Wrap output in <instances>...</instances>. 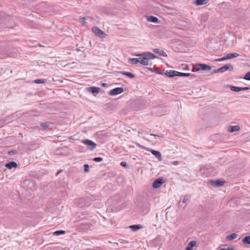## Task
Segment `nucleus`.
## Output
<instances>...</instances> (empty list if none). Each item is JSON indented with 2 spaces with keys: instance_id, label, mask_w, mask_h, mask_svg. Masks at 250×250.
<instances>
[{
  "instance_id": "12",
  "label": "nucleus",
  "mask_w": 250,
  "mask_h": 250,
  "mask_svg": "<svg viewBox=\"0 0 250 250\" xmlns=\"http://www.w3.org/2000/svg\"><path fill=\"white\" fill-rule=\"evenodd\" d=\"M150 151L151 152V153L155 156L159 161H161L162 160V155L160 152L155 150L151 149Z\"/></svg>"
},
{
  "instance_id": "46",
  "label": "nucleus",
  "mask_w": 250,
  "mask_h": 250,
  "mask_svg": "<svg viewBox=\"0 0 250 250\" xmlns=\"http://www.w3.org/2000/svg\"><path fill=\"white\" fill-rule=\"evenodd\" d=\"M181 201H179V202H178V205H179V206H182V205H181Z\"/></svg>"
},
{
  "instance_id": "17",
  "label": "nucleus",
  "mask_w": 250,
  "mask_h": 250,
  "mask_svg": "<svg viewBox=\"0 0 250 250\" xmlns=\"http://www.w3.org/2000/svg\"><path fill=\"white\" fill-rule=\"evenodd\" d=\"M196 245V243L194 241H191L186 248V250H192L193 247Z\"/></svg>"
},
{
  "instance_id": "33",
  "label": "nucleus",
  "mask_w": 250,
  "mask_h": 250,
  "mask_svg": "<svg viewBox=\"0 0 250 250\" xmlns=\"http://www.w3.org/2000/svg\"><path fill=\"white\" fill-rule=\"evenodd\" d=\"M135 55L137 57H139V59H140V60L144 59V52L142 53L136 54Z\"/></svg>"
},
{
  "instance_id": "7",
  "label": "nucleus",
  "mask_w": 250,
  "mask_h": 250,
  "mask_svg": "<svg viewBox=\"0 0 250 250\" xmlns=\"http://www.w3.org/2000/svg\"><path fill=\"white\" fill-rule=\"evenodd\" d=\"M197 65L199 66V67L198 68V70L208 71V70H210L211 69V67L209 65L206 64L200 63V64H197Z\"/></svg>"
},
{
  "instance_id": "28",
  "label": "nucleus",
  "mask_w": 250,
  "mask_h": 250,
  "mask_svg": "<svg viewBox=\"0 0 250 250\" xmlns=\"http://www.w3.org/2000/svg\"><path fill=\"white\" fill-rule=\"evenodd\" d=\"M41 125L44 129H47L49 127V125L47 123H42L41 124Z\"/></svg>"
},
{
  "instance_id": "23",
  "label": "nucleus",
  "mask_w": 250,
  "mask_h": 250,
  "mask_svg": "<svg viewBox=\"0 0 250 250\" xmlns=\"http://www.w3.org/2000/svg\"><path fill=\"white\" fill-rule=\"evenodd\" d=\"M242 241L244 244H250V236H247L243 238Z\"/></svg>"
},
{
  "instance_id": "2",
  "label": "nucleus",
  "mask_w": 250,
  "mask_h": 250,
  "mask_svg": "<svg viewBox=\"0 0 250 250\" xmlns=\"http://www.w3.org/2000/svg\"><path fill=\"white\" fill-rule=\"evenodd\" d=\"M81 142L88 147V149L91 151L93 150L97 146V144L95 142L89 139L83 140Z\"/></svg>"
},
{
  "instance_id": "37",
  "label": "nucleus",
  "mask_w": 250,
  "mask_h": 250,
  "mask_svg": "<svg viewBox=\"0 0 250 250\" xmlns=\"http://www.w3.org/2000/svg\"><path fill=\"white\" fill-rule=\"evenodd\" d=\"M155 72L160 75H164L165 74L163 72L159 70L158 69H155Z\"/></svg>"
},
{
  "instance_id": "42",
  "label": "nucleus",
  "mask_w": 250,
  "mask_h": 250,
  "mask_svg": "<svg viewBox=\"0 0 250 250\" xmlns=\"http://www.w3.org/2000/svg\"><path fill=\"white\" fill-rule=\"evenodd\" d=\"M150 135L155 136V137H162V135H159L158 134H150Z\"/></svg>"
},
{
  "instance_id": "24",
  "label": "nucleus",
  "mask_w": 250,
  "mask_h": 250,
  "mask_svg": "<svg viewBox=\"0 0 250 250\" xmlns=\"http://www.w3.org/2000/svg\"><path fill=\"white\" fill-rule=\"evenodd\" d=\"M129 62L131 63L132 64H136L137 63L140 62L141 60L140 59L138 58H132L129 59Z\"/></svg>"
},
{
  "instance_id": "18",
  "label": "nucleus",
  "mask_w": 250,
  "mask_h": 250,
  "mask_svg": "<svg viewBox=\"0 0 250 250\" xmlns=\"http://www.w3.org/2000/svg\"><path fill=\"white\" fill-rule=\"evenodd\" d=\"M240 55L237 53H231L228 54L226 56L227 60L231 59L232 58H236L239 57Z\"/></svg>"
},
{
  "instance_id": "3",
  "label": "nucleus",
  "mask_w": 250,
  "mask_h": 250,
  "mask_svg": "<svg viewBox=\"0 0 250 250\" xmlns=\"http://www.w3.org/2000/svg\"><path fill=\"white\" fill-rule=\"evenodd\" d=\"M124 89L123 87H116L111 89L109 92L108 94L111 96H115L123 93Z\"/></svg>"
},
{
  "instance_id": "8",
  "label": "nucleus",
  "mask_w": 250,
  "mask_h": 250,
  "mask_svg": "<svg viewBox=\"0 0 250 250\" xmlns=\"http://www.w3.org/2000/svg\"><path fill=\"white\" fill-rule=\"evenodd\" d=\"M233 70V67L231 64L229 63H227L219 68V71H221V72H224L227 70L232 71Z\"/></svg>"
},
{
  "instance_id": "4",
  "label": "nucleus",
  "mask_w": 250,
  "mask_h": 250,
  "mask_svg": "<svg viewBox=\"0 0 250 250\" xmlns=\"http://www.w3.org/2000/svg\"><path fill=\"white\" fill-rule=\"evenodd\" d=\"M165 182L163 178H160L155 180L153 183L152 187L154 188H158Z\"/></svg>"
},
{
  "instance_id": "30",
  "label": "nucleus",
  "mask_w": 250,
  "mask_h": 250,
  "mask_svg": "<svg viewBox=\"0 0 250 250\" xmlns=\"http://www.w3.org/2000/svg\"><path fill=\"white\" fill-rule=\"evenodd\" d=\"M243 79L247 80L250 81V71L247 72L243 77Z\"/></svg>"
},
{
  "instance_id": "9",
  "label": "nucleus",
  "mask_w": 250,
  "mask_h": 250,
  "mask_svg": "<svg viewBox=\"0 0 250 250\" xmlns=\"http://www.w3.org/2000/svg\"><path fill=\"white\" fill-rule=\"evenodd\" d=\"M209 182L212 186L216 187L222 186L225 183L224 181H222L220 180H217L216 181L211 180Z\"/></svg>"
},
{
  "instance_id": "39",
  "label": "nucleus",
  "mask_w": 250,
  "mask_h": 250,
  "mask_svg": "<svg viewBox=\"0 0 250 250\" xmlns=\"http://www.w3.org/2000/svg\"><path fill=\"white\" fill-rule=\"evenodd\" d=\"M120 165L123 167H125L127 165V164L125 162L123 161L120 163Z\"/></svg>"
},
{
  "instance_id": "22",
  "label": "nucleus",
  "mask_w": 250,
  "mask_h": 250,
  "mask_svg": "<svg viewBox=\"0 0 250 250\" xmlns=\"http://www.w3.org/2000/svg\"><path fill=\"white\" fill-rule=\"evenodd\" d=\"M133 231H137L142 228L141 225H133L129 227Z\"/></svg>"
},
{
  "instance_id": "14",
  "label": "nucleus",
  "mask_w": 250,
  "mask_h": 250,
  "mask_svg": "<svg viewBox=\"0 0 250 250\" xmlns=\"http://www.w3.org/2000/svg\"><path fill=\"white\" fill-rule=\"evenodd\" d=\"M153 52L155 53L159 54L160 56L163 57H167V54L165 52H164L163 50H160L158 48H155L153 49Z\"/></svg>"
},
{
  "instance_id": "27",
  "label": "nucleus",
  "mask_w": 250,
  "mask_h": 250,
  "mask_svg": "<svg viewBox=\"0 0 250 250\" xmlns=\"http://www.w3.org/2000/svg\"><path fill=\"white\" fill-rule=\"evenodd\" d=\"M46 82L45 79H36L34 81V83L37 84L43 83Z\"/></svg>"
},
{
  "instance_id": "1",
  "label": "nucleus",
  "mask_w": 250,
  "mask_h": 250,
  "mask_svg": "<svg viewBox=\"0 0 250 250\" xmlns=\"http://www.w3.org/2000/svg\"><path fill=\"white\" fill-rule=\"evenodd\" d=\"M144 59L141 60L140 63L144 65H149L148 60L154 59L156 56L149 52H144Z\"/></svg>"
},
{
  "instance_id": "25",
  "label": "nucleus",
  "mask_w": 250,
  "mask_h": 250,
  "mask_svg": "<svg viewBox=\"0 0 250 250\" xmlns=\"http://www.w3.org/2000/svg\"><path fill=\"white\" fill-rule=\"evenodd\" d=\"M230 89L231 91L234 92H239L240 91V87L234 86V85H229Z\"/></svg>"
},
{
  "instance_id": "44",
  "label": "nucleus",
  "mask_w": 250,
  "mask_h": 250,
  "mask_svg": "<svg viewBox=\"0 0 250 250\" xmlns=\"http://www.w3.org/2000/svg\"><path fill=\"white\" fill-rule=\"evenodd\" d=\"M148 69L150 71L153 72H155V69H154L153 68H148Z\"/></svg>"
},
{
  "instance_id": "41",
  "label": "nucleus",
  "mask_w": 250,
  "mask_h": 250,
  "mask_svg": "<svg viewBox=\"0 0 250 250\" xmlns=\"http://www.w3.org/2000/svg\"><path fill=\"white\" fill-rule=\"evenodd\" d=\"M107 85H108V84H107V83H101V85L102 86H103V87H106V86H107Z\"/></svg>"
},
{
  "instance_id": "21",
  "label": "nucleus",
  "mask_w": 250,
  "mask_h": 250,
  "mask_svg": "<svg viewBox=\"0 0 250 250\" xmlns=\"http://www.w3.org/2000/svg\"><path fill=\"white\" fill-rule=\"evenodd\" d=\"M207 3V0H196L194 3L198 6L202 5Z\"/></svg>"
},
{
  "instance_id": "31",
  "label": "nucleus",
  "mask_w": 250,
  "mask_h": 250,
  "mask_svg": "<svg viewBox=\"0 0 250 250\" xmlns=\"http://www.w3.org/2000/svg\"><path fill=\"white\" fill-rule=\"evenodd\" d=\"M88 19H90V17H83V18L82 19V21H80V23L82 25H84L85 23V20H86Z\"/></svg>"
},
{
  "instance_id": "32",
  "label": "nucleus",
  "mask_w": 250,
  "mask_h": 250,
  "mask_svg": "<svg viewBox=\"0 0 250 250\" xmlns=\"http://www.w3.org/2000/svg\"><path fill=\"white\" fill-rule=\"evenodd\" d=\"M83 167H84V171L85 172H88L89 171V165L88 164H84Z\"/></svg>"
},
{
  "instance_id": "6",
  "label": "nucleus",
  "mask_w": 250,
  "mask_h": 250,
  "mask_svg": "<svg viewBox=\"0 0 250 250\" xmlns=\"http://www.w3.org/2000/svg\"><path fill=\"white\" fill-rule=\"evenodd\" d=\"M100 88L95 86L86 87V90L94 95L99 93L100 91Z\"/></svg>"
},
{
  "instance_id": "19",
  "label": "nucleus",
  "mask_w": 250,
  "mask_h": 250,
  "mask_svg": "<svg viewBox=\"0 0 250 250\" xmlns=\"http://www.w3.org/2000/svg\"><path fill=\"white\" fill-rule=\"evenodd\" d=\"M177 76L179 77H188V76H193L195 77L194 74L189 73H183L178 72Z\"/></svg>"
},
{
  "instance_id": "11",
  "label": "nucleus",
  "mask_w": 250,
  "mask_h": 250,
  "mask_svg": "<svg viewBox=\"0 0 250 250\" xmlns=\"http://www.w3.org/2000/svg\"><path fill=\"white\" fill-rule=\"evenodd\" d=\"M5 167L9 169H11L13 168H16L18 167V164L14 161H11L5 164Z\"/></svg>"
},
{
  "instance_id": "16",
  "label": "nucleus",
  "mask_w": 250,
  "mask_h": 250,
  "mask_svg": "<svg viewBox=\"0 0 250 250\" xmlns=\"http://www.w3.org/2000/svg\"><path fill=\"white\" fill-rule=\"evenodd\" d=\"M147 20L153 23H158L159 22L158 19L155 16H149L147 17Z\"/></svg>"
},
{
  "instance_id": "26",
  "label": "nucleus",
  "mask_w": 250,
  "mask_h": 250,
  "mask_svg": "<svg viewBox=\"0 0 250 250\" xmlns=\"http://www.w3.org/2000/svg\"><path fill=\"white\" fill-rule=\"evenodd\" d=\"M65 233V231L64 230H57L54 232V235L59 236L62 234H63Z\"/></svg>"
},
{
  "instance_id": "34",
  "label": "nucleus",
  "mask_w": 250,
  "mask_h": 250,
  "mask_svg": "<svg viewBox=\"0 0 250 250\" xmlns=\"http://www.w3.org/2000/svg\"><path fill=\"white\" fill-rule=\"evenodd\" d=\"M93 160L96 162H100L103 161V158L101 157H95L93 158Z\"/></svg>"
},
{
  "instance_id": "5",
  "label": "nucleus",
  "mask_w": 250,
  "mask_h": 250,
  "mask_svg": "<svg viewBox=\"0 0 250 250\" xmlns=\"http://www.w3.org/2000/svg\"><path fill=\"white\" fill-rule=\"evenodd\" d=\"M92 30L94 34L100 38L104 37V31L100 29L98 27L94 26L92 28Z\"/></svg>"
},
{
  "instance_id": "43",
  "label": "nucleus",
  "mask_w": 250,
  "mask_h": 250,
  "mask_svg": "<svg viewBox=\"0 0 250 250\" xmlns=\"http://www.w3.org/2000/svg\"><path fill=\"white\" fill-rule=\"evenodd\" d=\"M218 72H221V71H219V68L213 70L214 73H218Z\"/></svg>"
},
{
  "instance_id": "20",
  "label": "nucleus",
  "mask_w": 250,
  "mask_h": 250,
  "mask_svg": "<svg viewBox=\"0 0 250 250\" xmlns=\"http://www.w3.org/2000/svg\"><path fill=\"white\" fill-rule=\"evenodd\" d=\"M238 236V235L235 233H232L229 235H228L226 237L227 239L229 240H233L236 239Z\"/></svg>"
},
{
  "instance_id": "40",
  "label": "nucleus",
  "mask_w": 250,
  "mask_h": 250,
  "mask_svg": "<svg viewBox=\"0 0 250 250\" xmlns=\"http://www.w3.org/2000/svg\"><path fill=\"white\" fill-rule=\"evenodd\" d=\"M220 250H234L233 248H223V249H221Z\"/></svg>"
},
{
  "instance_id": "29",
  "label": "nucleus",
  "mask_w": 250,
  "mask_h": 250,
  "mask_svg": "<svg viewBox=\"0 0 250 250\" xmlns=\"http://www.w3.org/2000/svg\"><path fill=\"white\" fill-rule=\"evenodd\" d=\"M189 196L188 195H185L183 196V199H182V203H186L187 202V201L189 200Z\"/></svg>"
},
{
  "instance_id": "10",
  "label": "nucleus",
  "mask_w": 250,
  "mask_h": 250,
  "mask_svg": "<svg viewBox=\"0 0 250 250\" xmlns=\"http://www.w3.org/2000/svg\"><path fill=\"white\" fill-rule=\"evenodd\" d=\"M178 71L175 70H169L167 71V70L165 72V74L170 78H174L176 76H177Z\"/></svg>"
},
{
  "instance_id": "45",
  "label": "nucleus",
  "mask_w": 250,
  "mask_h": 250,
  "mask_svg": "<svg viewBox=\"0 0 250 250\" xmlns=\"http://www.w3.org/2000/svg\"><path fill=\"white\" fill-rule=\"evenodd\" d=\"M80 48H81V47L77 48L76 49V50L77 51H81V49H80Z\"/></svg>"
},
{
  "instance_id": "13",
  "label": "nucleus",
  "mask_w": 250,
  "mask_h": 250,
  "mask_svg": "<svg viewBox=\"0 0 250 250\" xmlns=\"http://www.w3.org/2000/svg\"><path fill=\"white\" fill-rule=\"evenodd\" d=\"M240 128V127L239 125H236L233 126H229L228 130L229 132L232 133L239 130Z\"/></svg>"
},
{
  "instance_id": "35",
  "label": "nucleus",
  "mask_w": 250,
  "mask_h": 250,
  "mask_svg": "<svg viewBox=\"0 0 250 250\" xmlns=\"http://www.w3.org/2000/svg\"><path fill=\"white\" fill-rule=\"evenodd\" d=\"M227 60L226 56H224V57H223L222 58L216 59L215 61H216V62H222V61H225V60Z\"/></svg>"
},
{
  "instance_id": "36",
  "label": "nucleus",
  "mask_w": 250,
  "mask_h": 250,
  "mask_svg": "<svg viewBox=\"0 0 250 250\" xmlns=\"http://www.w3.org/2000/svg\"><path fill=\"white\" fill-rule=\"evenodd\" d=\"M17 153V151L16 150H11L8 152L9 155H14Z\"/></svg>"
},
{
  "instance_id": "38",
  "label": "nucleus",
  "mask_w": 250,
  "mask_h": 250,
  "mask_svg": "<svg viewBox=\"0 0 250 250\" xmlns=\"http://www.w3.org/2000/svg\"><path fill=\"white\" fill-rule=\"evenodd\" d=\"M249 89H250L249 87H240V91L248 90Z\"/></svg>"
},
{
  "instance_id": "15",
  "label": "nucleus",
  "mask_w": 250,
  "mask_h": 250,
  "mask_svg": "<svg viewBox=\"0 0 250 250\" xmlns=\"http://www.w3.org/2000/svg\"><path fill=\"white\" fill-rule=\"evenodd\" d=\"M119 73L122 74V75H125L128 77L129 78L133 79L135 77V75L132 74L131 72H127V71H120Z\"/></svg>"
}]
</instances>
